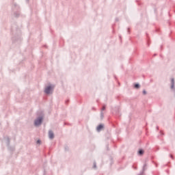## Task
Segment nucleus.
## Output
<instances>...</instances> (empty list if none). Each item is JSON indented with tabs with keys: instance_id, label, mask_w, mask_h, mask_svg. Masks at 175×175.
<instances>
[{
	"instance_id": "39448f33",
	"label": "nucleus",
	"mask_w": 175,
	"mask_h": 175,
	"mask_svg": "<svg viewBox=\"0 0 175 175\" xmlns=\"http://www.w3.org/2000/svg\"><path fill=\"white\" fill-rule=\"evenodd\" d=\"M139 155H143V154H144V151L143 150H140L138 152Z\"/></svg>"
},
{
	"instance_id": "0eeeda50",
	"label": "nucleus",
	"mask_w": 175,
	"mask_h": 175,
	"mask_svg": "<svg viewBox=\"0 0 175 175\" xmlns=\"http://www.w3.org/2000/svg\"><path fill=\"white\" fill-rule=\"evenodd\" d=\"M139 87L140 85L137 83L135 85V88H139Z\"/></svg>"
},
{
	"instance_id": "9d476101",
	"label": "nucleus",
	"mask_w": 175,
	"mask_h": 175,
	"mask_svg": "<svg viewBox=\"0 0 175 175\" xmlns=\"http://www.w3.org/2000/svg\"><path fill=\"white\" fill-rule=\"evenodd\" d=\"M105 109H106L105 107H103V110H105Z\"/></svg>"
},
{
	"instance_id": "6e6552de",
	"label": "nucleus",
	"mask_w": 175,
	"mask_h": 175,
	"mask_svg": "<svg viewBox=\"0 0 175 175\" xmlns=\"http://www.w3.org/2000/svg\"><path fill=\"white\" fill-rule=\"evenodd\" d=\"M143 94H144V95H146V94H147V92H146V90H144V91H143Z\"/></svg>"
},
{
	"instance_id": "423d86ee",
	"label": "nucleus",
	"mask_w": 175,
	"mask_h": 175,
	"mask_svg": "<svg viewBox=\"0 0 175 175\" xmlns=\"http://www.w3.org/2000/svg\"><path fill=\"white\" fill-rule=\"evenodd\" d=\"M172 85L171 86V88H174V79H172Z\"/></svg>"
},
{
	"instance_id": "f03ea898",
	"label": "nucleus",
	"mask_w": 175,
	"mask_h": 175,
	"mask_svg": "<svg viewBox=\"0 0 175 175\" xmlns=\"http://www.w3.org/2000/svg\"><path fill=\"white\" fill-rule=\"evenodd\" d=\"M42 121H43L42 118H38L37 120H35V126H38V125H40L42 124Z\"/></svg>"
},
{
	"instance_id": "7ed1b4c3",
	"label": "nucleus",
	"mask_w": 175,
	"mask_h": 175,
	"mask_svg": "<svg viewBox=\"0 0 175 175\" xmlns=\"http://www.w3.org/2000/svg\"><path fill=\"white\" fill-rule=\"evenodd\" d=\"M49 139H54V133L53 131H49Z\"/></svg>"
},
{
	"instance_id": "1a4fd4ad",
	"label": "nucleus",
	"mask_w": 175,
	"mask_h": 175,
	"mask_svg": "<svg viewBox=\"0 0 175 175\" xmlns=\"http://www.w3.org/2000/svg\"><path fill=\"white\" fill-rule=\"evenodd\" d=\"M37 144H40V140L37 141Z\"/></svg>"
},
{
	"instance_id": "20e7f679",
	"label": "nucleus",
	"mask_w": 175,
	"mask_h": 175,
	"mask_svg": "<svg viewBox=\"0 0 175 175\" xmlns=\"http://www.w3.org/2000/svg\"><path fill=\"white\" fill-rule=\"evenodd\" d=\"M103 129V125L100 124L98 127H97V131L98 132H100V130Z\"/></svg>"
},
{
	"instance_id": "f257e3e1",
	"label": "nucleus",
	"mask_w": 175,
	"mask_h": 175,
	"mask_svg": "<svg viewBox=\"0 0 175 175\" xmlns=\"http://www.w3.org/2000/svg\"><path fill=\"white\" fill-rule=\"evenodd\" d=\"M53 88H54V87H53V86H47L44 90L45 94H51V92L53 91Z\"/></svg>"
}]
</instances>
